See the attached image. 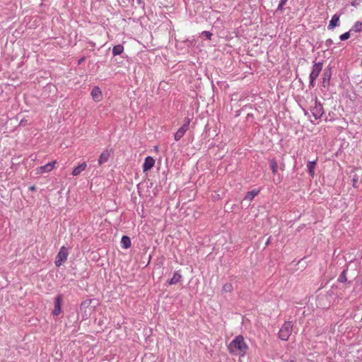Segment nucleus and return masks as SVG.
<instances>
[{
	"instance_id": "1",
	"label": "nucleus",
	"mask_w": 362,
	"mask_h": 362,
	"mask_svg": "<svg viewBox=\"0 0 362 362\" xmlns=\"http://www.w3.org/2000/svg\"><path fill=\"white\" fill-rule=\"evenodd\" d=\"M228 349L230 354L244 356L248 350V346L245 343L244 337L242 335H238L231 341Z\"/></svg>"
},
{
	"instance_id": "2",
	"label": "nucleus",
	"mask_w": 362,
	"mask_h": 362,
	"mask_svg": "<svg viewBox=\"0 0 362 362\" xmlns=\"http://www.w3.org/2000/svg\"><path fill=\"white\" fill-rule=\"evenodd\" d=\"M312 117L313 119L310 117V121L314 123L315 120L320 119L324 114V109L322 105L318 101L317 97L315 98V106L310 109Z\"/></svg>"
},
{
	"instance_id": "3",
	"label": "nucleus",
	"mask_w": 362,
	"mask_h": 362,
	"mask_svg": "<svg viewBox=\"0 0 362 362\" xmlns=\"http://www.w3.org/2000/svg\"><path fill=\"white\" fill-rule=\"evenodd\" d=\"M292 328L291 322H285L279 332V337L283 341H287L291 334Z\"/></svg>"
},
{
	"instance_id": "4",
	"label": "nucleus",
	"mask_w": 362,
	"mask_h": 362,
	"mask_svg": "<svg viewBox=\"0 0 362 362\" xmlns=\"http://www.w3.org/2000/svg\"><path fill=\"white\" fill-rule=\"evenodd\" d=\"M68 255L67 248L65 246L61 247L55 258L54 264L56 267H59L64 264L66 261Z\"/></svg>"
},
{
	"instance_id": "5",
	"label": "nucleus",
	"mask_w": 362,
	"mask_h": 362,
	"mask_svg": "<svg viewBox=\"0 0 362 362\" xmlns=\"http://www.w3.org/2000/svg\"><path fill=\"white\" fill-rule=\"evenodd\" d=\"M63 301V296L62 294H58L54 299V308L52 310V314L54 316H58L62 312V305Z\"/></svg>"
},
{
	"instance_id": "6",
	"label": "nucleus",
	"mask_w": 362,
	"mask_h": 362,
	"mask_svg": "<svg viewBox=\"0 0 362 362\" xmlns=\"http://www.w3.org/2000/svg\"><path fill=\"white\" fill-rule=\"evenodd\" d=\"M322 62L315 63L312 67V71L310 74L309 77H313V78H317L322 71Z\"/></svg>"
},
{
	"instance_id": "7",
	"label": "nucleus",
	"mask_w": 362,
	"mask_h": 362,
	"mask_svg": "<svg viewBox=\"0 0 362 362\" xmlns=\"http://www.w3.org/2000/svg\"><path fill=\"white\" fill-rule=\"evenodd\" d=\"M91 96L96 102H99L102 100V92L98 86H94L93 88L91 90Z\"/></svg>"
},
{
	"instance_id": "8",
	"label": "nucleus",
	"mask_w": 362,
	"mask_h": 362,
	"mask_svg": "<svg viewBox=\"0 0 362 362\" xmlns=\"http://www.w3.org/2000/svg\"><path fill=\"white\" fill-rule=\"evenodd\" d=\"M339 15H338L337 13H335L334 15L332 16L328 25L329 30H332L334 28L339 25Z\"/></svg>"
},
{
	"instance_id": "9",
	"label": "nucleus",
	"mask_w": 362,
	"mask_h": 362,
	"mask_svg": "<svg viewBox=\"0 0 362 362\" xmlns=\"http://www.w3.org/2000/svg\"><path fill=\"white\" fill-rule=\"evenodd\" d=\"M332 76V71L331 69H325L323 72V76H322V86L327 87L329 83Z\"/></svg>"
},
{
	"instance_id": "10",
	"label": "nucleus",
	"mask_w": 362,
	"mask_h": 362,
	"mask_svg": "<svg viewBox=\"0 0 362 362\" xmlns=\"http://www.w3.org/2000/svg\"><path fill=\"white\" fill-rule=\"evenodd\" d=\"M86 167H87V164H86V162H83V163H80L78 165H77L76 167H75L73 169L71 175L73 176H78V175H79L81 173V172L85 170Z\"/></svg>"
},
{
	"instance_id": "11",
	"label": "nucleus",
	"mask_w": 362,
	"mask_h": 362,
	"mask_svg": "<svg viewBox=\"0 0 362 362\" xmlns=\"http://www.w3.org/2000/svg\"><path fill=\"white\" fill-rule=\"evenodd\" d=\"M55 164H56V160H54L52 162L48 163L45 164V165L40 167V168L38 170V173L50 172L54 168Z\"/></svg>"
},
{
	"instance_id": "12",
	"label": "nucleus",
	"mask_w": 362,
	"mask_h": 362,
	"mask_svg": "<svg viewBox=\"0 0 362 362\" xmlns=\"http://www.w3.org/2000/svg\"><path fill=\"white\" fill-rule=\"evenodd\" d=\"M260 192L259 189H255L253 190L249 191L246 193L244 200H248L251 201L256 196H257Z\"/></svg>"
},
{
	"instance_id": "13",
	"label": "nucleus",
	"mask_w": 362,
	"mask_h": 362,
	"mask_svg": "<svg viewBox=\"0 0 362 362\" xmlns=\"http://www.w3.org/2000/svg\"><path fill=\"white\" fill-rule=\"evenodd\" d=\"M182 275L179 271L174 273L173 276L168 281L169 285H174L179 283L181 281Z\"/></svg>"
},
{
	"instance_id": "14",
	"label": "nucleus",
	"mask_w": 362,
	"mask_h": 362,
	"mask_svg": "<svg viewBox=\"0 0 362 362\" xmlns=\"http://www.w3.org/2000/svg\"><path fill=\"white\" fill-rule=\"evenodd\" d=\"M131 239L127 235H123L121 240V245L124 249H128L131 247Z\"/></svg>"
},
{
	"instance_id": "15",
	"label": "nucleus",
	"mask_w": 362,
	"mask_h": 362,
	"mask_svg": "<svg viewBox=\"0 0 362 362\" xmlns=\"http://www.w3.org/2000/svg\"><path fill=\"white\" fill-rule=\"evenodd\" d=\"M317 160H313L312 161H310L308 163L307 167H308V171L310 175L312 177H314L315 175V168L316 166Z\"/></svg>"
},
{
	"instance_id": "16",
	"label": "nucleus",
	"mask_w": 362,
	"mask_h": 362,
	"mask_svg": "<svg viewBox=\"0 0 362 362\" xmlns=\"http://www.w3.org/2000/svg\"><path fill=\"white\" fill-rule=\"evenodd\" d=\"M156 160H145L143 165V171L144 173L150 170L155 165Z\"/></svg>"
},
{
	"instance_id": "17",
	"label": "nucleus",
	"mask_w": 362,
	"mask_h": 362,
	"mask_svg": "<svg viewBox=\"0 0 362 362\" xmlns=\"http://www.w3.org/2000/svg\"><path fill=\"white\" fill-rule=\"evenodd\" d=\"M124 46L122 45H117L112 47V52L114 57L121 54L124 52Z\"/></svg>"
},
{
	"instance_id": "18",
	"label": "nucleus",
	"mask_w": 362,
	"mask_h": 362,
	"mask_svg": "<svg viewBox=\"0 0 362 362\" xmlns=\"http://www.w3.org/2000/svg\"><path fill=\"white\" fill-rule=\"evenodd\" d=\"M362 30V22L360 21H358L355 22V23L352 25V27L350 29L351 32H355L358 33Z\"/></svg>"
},
{
	"instance_id": "19",
	"label": "nucleus",
	"mask_w": 362,
	"mask_h": 362,
	"mask_svg": "<svg viewBox=\"0 0 362 362\" xmlns=\"http://www.w3.org/2000/svg\"><path fill=\"white\" fill-rule=\"evenodd\" d=\"M348 270V267L339 274L337 281L340 283H345L347 281L346 277V272Z\"/></svg>"
},
{
	"instance_id": "20",
	"label": "nucleus",
	"mask_w": 362,
	"mask_h": 362,
	"mask_svg": "<svg viewBox=\"0 0 362 362\" xmlns=\"http://www.w3.org/2000/svg\"><path fill=\"white\" fill-rule=\"evenodd\" d=\"M186 131L182 129L181 127L178 129V130L175 134L174 138L175 141H179L181 139V138L183 137V136L185 134Z\"/></svg>"
},
{
	"instance_id": "21",
	"label": "nucleus",
	"mask_w": 362,
	"mask_h": 362,
	"mask_svg": "<svg viewBox=\"0 0 362 362\" xmlns=\"http://www.w3.org/2000/svg\"><path fill=\"white\" fill-rule=\"evenodd\" d=\"M112 156H113V151H112V149L106 150L100 154L99 158H109L110 157H111Z\"/></svg>"
},
{
	"instance_id": "22",
	"label": "nucleus",
	"mask_w": 362,
	"mask_h": 362,
	"mask_svg": "<svg viewBox=\"0 0 362 362\" xmlns=\"http://www.w3.org/2000/svg\"><path fill=\"white\" fill-rule=\"evenodd\" d=\"M93 300V299H86V300L82 301V303H81V306H80L81 310L86 309V308H88L90 305Z\"/></svg>"
},
{
	"instance_id": "23",
	"label": "nucleus",
	"mask_w": 362,
	"mask_h": 362,
	"mask_svg": "<svg viewBox=\"0 0 362 362\" xmlns=\"http://www.w3.org/2000/svg\"><path fill=\"white\" fill-rule=\"evenodd\" d=\"M233 285L230 283H226L223 286V291L226 293H230L233 291Z\"/></svg>"
},
{
	"instance_id": "24",
	"label": "nucleus",
	"mask_w": 362,
	"mask_h": 362,
	"mask_svg": "<svg viewBox=\"0 0 362 362\" xmlns=\"http://www.w3.org/2000/svg\"><path fill=\"white\" fill-rule=\"evenodd\" d=\"M288 0H280L279 4L278 5V7L276 10V12H280L281 13L283 11L284 6L287 3Z\"/></svg>"
},
{
	"instance_id": "25",
	"label": "nucleus",
	"mask_w": 362,
	"mask_h": 362,
	"mask_svg": "<svg viewBox=\"0 0 362 362\" xmlns=\"http://www.w3.org/2000/svg\"><path fill=\"white\" fill-rule=\"evenodd\" d=\"M272 173L276 174L277 173L278 164L275 160H272L270 164Z\"/></svg>"
},
{
	"instance_id": "26",
	"label": "nucleus",
	"mask_w": 362,
	"mask_h": 362,
	"mask_svg": "<svg viewBox=\"0 0 362 362\" xmlns=\"http://www.w3.org/2000/svg\"><path fill=\"white\" fill-rule=\"evenodd\" d=\"M351 31L350 30L348 31V32H346L341 35H340L339 36V39L341 40V41H344V40H348L349 37H350V35H351Z\"/></svg>"
},
{
	"instance_id": "27",
	"label": "nucleus",
	"mask_w": 362,
	"mask_h": 362,
	"mask_svg": "<svg viewBox=\"0 0 362 362\" xmlns=\"http://www.w3.org/2000/svg\"><path fill=\"white\" fill-rule=\"evenodd\" d=\"M190 121L189 118H185V123L180 127L187 132L189 129Z\"/></svg>"
},
{
	"instance_id": "28",
	"label": "nucleus",
	"mask_w": 362,
	"mask_h": 362,
	"mask_svg": "<svg viewBox=\"0 0 362 362\" xmlns=\"http://www.w3.org/2000/svg\"><path fill=\"white\" fill-rule=\"evenodd\" d=\"M358 180V175H354L353 178H352L353 187L354 188H358V185H357Z\"/></svg>"
},
{
	"instance_id": "29",
	"label": "nucleus",
	"mask_w": 362,
	"mask_h": 362,
	"mask_svg": "<svg viewBox=\"0 0 362 362\" xmlns=\"http://www.w3.org/2000/svg\"><path fill=\"white\" fill-rule=\"evenodd\" d=\"M201 35L202 36L206 37L208 40H211V37L212 36V33L209 31H203Z\"/></svg>"
},
{
	"instance_id": "30",
	"label": "nucleus",
	"mask_w": 362,
	"mask_h": 362,
	"mask_svg": "<svg viewBox=\"0 0 362 362\" xmlns=\"http://www.w3.org/2000/svg\"><path fill=\"white\" fill-rule=\"evenodd\" d=\"M309 78H310L309 86L311 88H313L315 86L316 78H313V77H309Z\"/></svg>"
},
{
	"instance_id": "31",
	"label": "nucleus",
	"mask_w": 362,
	"mask_h": 362,
	"mask_svg": "<svg viewBox=\"0 0 362 362\" xmlns=\"http://www.w3.org/2000/svg\"><path fill=\"white\" fill-rule=\"evenodd\" d=\"M333 44V41L332 39L329 38L325 41V45L327 47H329Z\"/></svg>"
},
{
	"instance_id": "32",
	"label": "nucleus",
	"mask_w": 362,
	"mask_h": 362,
	"mask_svg": "<svg viewBox=\"0 0 362 362\" xmlns=\"http://www.w3.org/2000/svg\"><path fill=\"white\" fill-rule=\"evenodd\" d=\"M361 2H362V0H354L351 2V5L354 6H356V5L359 4Z\"/></svg>"
},
{
	"instance_id": "33",
	"label": "nucleus",
	"mask_w": 362,
	"mask_h": 362,
	"mask_svg": "<svg viewBox=\"0 0 362 362\" xmlns=\"http://www.w3.org/2000/svg\"><path fill=\"white\" fill-rule=\"evenodd\" d=\"M98 160V165H101L102 164H103L107 160H102V159H100V160Z\"/></svg>"
},
{
	"instance_id": "34",
	"label": "nucleus",
	"mask_w": 362,
	"mask_h": 362,
	"mask_svg": "<svg viewBox=\"0 0 362 362\" xmlns=\"http://www.w3.org/2000/svg\"><path fill=\"white\" fill-rule=\"evenodd\" d=\"M303 110L305 115H308V116L309 115V112L307 110L303 108Z\"/></svg>"
},
{
	"instance_id": "35",
	"label": "nucleus",
	"mask_w": 362,
	"mask_h": 362,
	"mask_svg": "<svg viewBox=\"0 0 362 362\" xmlns=\"http://www.w3.org/2000/svg\"><path fill=\"white\" fill-rule=\"evenodd\" d=\"M29 189L31 190V191H35V186H31V187H30Z\"/></svg>"
},
{
	"instance_id": "36",
	"label": "nucleus",
	"mask_w": 362,
	"mask_h": 362,
	"mask_svg": "<svg viewBox=\"0 0 362 362\" xmlns=\"http://www.w3.org/2000/svg\"><path fill=\"white\" fill-rule=\"evenodd\" d=\"M145 158L150 159V158H153V157H151V156H146Z\"/></svg>"
},
{
	"instance_id": "37",
	"label": "nucleus",
	"mask_w": 362,
	"mask_h": 362,
	"mask_svg": "<svg viewBox=\"0 0 362 362\" xmlns=\"http://www.w3.org/2000/svg\"><path fill=\"white\" fill-rule=\"evenodd\" d=\"M82 61H83V59H81V60H79L78 64H81L82 62Z\"/></svg>"
},
{
	"instance_id": "38",
	"label": "nucleus",
	"mask_w": 362,
	"mask_h": 362,
	"mask_svg": "<svg viewBox=\"0 0 362 362\" xmlns=\"http://www.w3.org/2000/svg\"><path fill=\"white\" fill-rule=\"evenodd\" d=\"M291 362H295V361H291Z\"/></svg>"
}]
</instances>
